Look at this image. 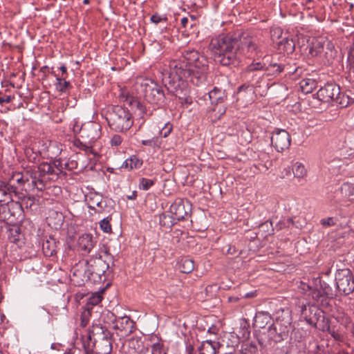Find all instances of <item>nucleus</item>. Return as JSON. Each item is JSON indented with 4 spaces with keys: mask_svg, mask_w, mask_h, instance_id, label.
<instances>
[{
    "mask_svg": "<svg viewBox=\"0 0 354 354\" xmlns=\"http://www.w3.org/2000/svg\"><path fill=\"white\" fill-rule=\"evenodd\" d=\"M265 39L248 36L239 40L230 35H219L212 38L209 50L214 60L223 66H237L242 56H261L268 50Z\"/></svg>",
    "mask_w": 354,
    "mask_h": 354,
    "instance_id": "obj_1",
    "label": "nucleus"
},
{
    "mask_svg": "<svg viewBox=\"0 0 354 354\" xmlns=\"http://www.w3.org/2000/svg\"><path fill=\"white\" fill-rule=\"evenodd\" d=\"M182 55L178 59L169 62V68L174 70L181 76L192 75L191 82L198 86L206 79L208 70L207 59L194 49L185 50Z\"/></svg>",
    "mask_w": 354,
    "mask_h": 354,
    "instance_id": "obj_2",
    "label": "nucleus"
},
{
    "mask_svg": "<svg viewBox=\"0 0 354 354\" xmlns=\"http://www.w3.org/2000/svg\"><path fill=\"white\" fill-rule=\"evenodd\" d=\"M278 314L275 321H273L272 324L268 326L266 333L263 332L258 339L261 345L264 344L266 338L268 342H281L287 339L292 332L294 326L292 324L290 313L288 310H282L280 314Z\"/></svg>",
    "mask_w": 354,
    "mask_h": 354,
    "instance_id": "obj_3",
    "label": "nucleus"
},
{
    "mask_svg": "<svg viewBox=\"0 0 354 354\" xmlns=\"http://www.w3.org/2000/svg\"><path fill=\"white\" fill-rule=\"evenodd\" d=\"M100 250V252L104 254L106 259H102V255L100 253H96L85 261L88 269L87 272L90 277V281L95 283L105 281L112 272L107 260L113 261V256L104 245H102Z\"/></svg>",
    "mask_w": 354,
    "mask_h": 354,
    "instance_id": "obj_4",
    "label": "nucleus"
},
{
    "mask_svg": "<svg viewBox=\"0 0 354 354\" xmlns=\"http://www.w3.org/2000/svg\"><path fill=\"white\" fill-rule=\"evenodd\" d=\"M162 75V82L167 91L179 99L185 98L187 93V82H191L192 75L181 76L171 68L169 72L163 73Z\"/></svg>",
    "mask_w": 354,
    "mask_h": 354,
    "instance_id": "obj_5",
    "label": "nucleus"
},
{
    "mask_svg": "<svg viewBox=\"0 0 354 354\" xmlns=\"http://www.w3.org/2000/svg\"><path fill=\"white\" fill-rule=\"evenodd\" d=\"M107 120L110 127L115 131L129 130L133 124L132 114L127 108L114 106L109 113Z\"/></svg>",
    "mask_w": 354,
    "mask_h": 354,
    "instance_id": "obj_6",
    "label": "nucleus"
},
{
    "mask_svg": "<svg viewBox=\"0 0 354 354\" xmlns=\"http://www.w3.org/2000/svg\"><path fill=\"white\" fill-rule=\"evenodd\" d=\"M313 289L309 293L313 301L321 307L328 309L330 307V300L335 295L333 288L320 277L313 279Z\"/></svg>",
    "mask_w": 354,
    "mask_h": 354,
    "instance_id": "obj_7",
    "label": "nucleus"
},
{
    "mask_svg": "<svg viewBox=\"0 0 354 354\" xmlns=\"http://www.w3.org/2000/svg\"><path fill=\"white\" fill-rule=\"evenodd\" d=\"M140 87L144 93L145 100L150 103L157 106L158 108L166 104V97L161 86L156 82L146 79L140 83Z\"/></svg>",
    "mask_w": 354,
    "mask_h": 354,
    "instance_id": "obj_8",
    "label": "nucleus"
},
{
    "mask_svg": "<svg viewBox=\"0 0 354 354\" xmlns=\"http://www.w3.org/2000/svg\"><path fill=\"white\" fill-rule=\"evenodd\" d=\"M301 316L307 324L319 329L323 322L327 319L324 315V312L315 304H303L301 306Z\"/></svg>",
    "mask_w": 354,
    "mask_h": 354,
    "instance_id": "obj_9",
    "label": "nucleus"
},
{
    "mask_svg": "<svg viewBox=\"0 0 354 354\" xmlns=\"http://www.w3.org/2000/svg\"><path fill=\"white\" fill-rule=\"evenodd\" d=\"M337 288L343 295L347 296L354 291V277L348 269L338 270L335 274Z\"/></svg>",
    "mask_w": 354,
    "mask_h": 354,
    "instance_id": "obj_10",
    "label": "nucleus"
},
{
    "mask_svg": "<svg viewBox=\"0 0 354 354\" xmlns=\"http://www.w3.org/2000/svg\"><path fill=\"white\" fill-rule=\"evenodd\" d=\"M161 206L162 208L169 206V212L178 221L185 219L192 209L189 201H165Z\"/></svg>",
    "mask_w": 354,
    "mask_h": 354,
    "instance_id": "obj_11",
    "label": "nucleus"
},
{
    "mask_svg": "<svg viewBox=\"0 0 354 354\" xmlns=\"http://www.w3.org/2000/svg\"><path fill=\"white\" fill-rule=\"evenodd\" d=\"M39 180L38 189L41 190L46 183L55 181L58 178V171L55 169L51 163L42 162L37 168Z\"/></svg>",
    "mask_w": 354,
    "mask_h": 354,
    "instance_id": "obj_12",
    "label": "nucleus"
},
{
    "mask_svg": "<svg viewBox=\"0 0 354 354\" xmlns=\"http://www.w3.org/2000/svg\"><path fill=\"white\" fill-rule=\"evenodd\" d=\"M340 87L334 82H328L317 92V99L323 102H335L340 97Z\"/></svg>",
    "mask_w": 354,
    "mask_h": 354,
    "instance_id": "obj_13",
    "label": "nucleus"
},
{
    "mask_svg": "<svg viewBox=\"0 0 354 354\" xmlns=\"http://www.w3.org/2000/svg\"><path fill=\"white\" fill-rule=\"evenodd\" d=\"M85 261H79L71 270V281L77 286H81L86 281H90V277Z\"/></svg>",
    "mask_w": 354,
    "mask_h": 354,
    "instance_id": "obj_14",
    "label": "nucleus"
},
{
    "mask_svg": "<svg viewBox=\"0 0 354 354\" xmlns=\"http://www.w3.org/2000/svg\"><path fill=\"white\" fill-rule=\"evenodd\" d=\"M135 322L128 316L118 317L113 328L120 337L130 335L135 330Z\"/></svg>",
    "mask_w": 354,
    "mask_h": 354,
    "instance_id": "obj_15",
    "label": "nucleus"
},
{
    "mask_svg": "<svg viewBox=\"0 0 354 354\" xmlns=\"http://www.w3.org/2000/svg\"><path fill=\"white\" fill-rule=\"evenodd\" d=\"M290 134L284 129L275 130L271 137L272 145L278 152L288 149L290 145Z\"/></svg>",
    "mask_w": 354,
    "mask_h": 354,
    "instance_id": "obj_16",
    "label": "nucleus"
},
{
    "mask_svg": "<svg viewBox=\"0 0 354 354\" xmlns=\"http://www.w3.org/2000/svg\"><path fill=\"white\" fill-rule=\"evenodd\" d=\"M327 44L328 49L331 50V47L329 46V42L323 37L314 38L308 46V54L312 57L319 56L324 50L325 45Z\"/></svg>",
    "mask_w": 354,
    "mask_h": 354,
    "instance_id": "obj_17",
    "label": "nucleus"
},
{
    "mask_svg": "<svg viewBox=\"0 0 354 354\" xmlns=\"http://www.w3.org/2000/svg\"><path fill=\"white\" fill-rule=\"evenodd\" d=\"M113 334L101 324H93L88 331V338L92 337L95 341L106 337H112Z\"/></svg>",
    "mask_w": 354,
    "mask_h": 354,
    "instance_id": "obj_18",
    "label": "nucleus"
},
{
    "mask_svg": "<svg viewBox=\"0 0 354 354\" xmlns=\"http://www.w3.org/2000/svg\"><path fill=\"white\" fill-rule=\"evenodd\" d=\"M96 244L93 235L90 234H84L78 239V246L83 254H89Z\"/></svg>",
    "mask_w": 354,
    "mask_h": 354,
    "instance_id": "obj_19",
    "label": "nucleus"
},
{
    "mask_svg": "<svg viewBox=\"0 0 354 354\" xmlns=\"http://www.w3.org/2000/svg\"><path fill=\"white\" fill-rule=\"evenodd\" d=\"M272 322V318L269 313L259 311L254 316L253 324L257 328L265 329L268 325H271Z\"/></svg>",
    "mask_w": 354,
    "mask_h": 354,
    "instance_id": "obj_20",
    "label": "nucleus"
},
{
    "mask_svg": "<svg viewBox=\"0 0 354 354\" xmlns=\"http://www.w3.org/2000/svg\"><path fill=\"white\" fill-rule=\"evenodd\" d=\"M59 245V242L51 236L44 240L42 242V250L44 255L49 257L56 255Z\"/></svg>",
    "mask_w": 354,
    "mask_h": 354,
    "instance_id": "obj_21",
    "label": "nucleus"
},
{
    "mask_svg": "<svg viewBox=\"0 0 354 354\" xmlns=\"http://www.w3.org/2000/svg\"><path fill=\"white\" fill-rule=\"evenodd\" d=\"M93 354H111L112 351V337L97 340Z\"/></svg>",
    "mask_w": 354,
    "mask_h": 354,
    "instance_id": "obj_22",
    "label": "nucleus"
},
{
    "mask_svg": "<svg viewBox=\"0 0 354 354\" xmlns=\"http://www.w3.org/2000/svg\"><path fill=\"white\" fill-rule=\"evenodd\" d=\"M8 239L19 248L24 244V235L21 232L20 227L17 225H14L8 230Z\"/></svg>",
    "mask_w": 354,
    "mask_h": 354,
    "instance_id": "obj_23",
    "label": "nucleus"
},
{
    "mask_svg": "<svg viewBox=\"0 0 354 354\" xmlns=\"http://www.w3.org/2000/svg\"><path fill=\"white\" fill-rule=\"evenodd\" d=\"M277 44L279 50L287 54L293 53L295 48L293 39L288 37H282L281 39L277 42Z\"/></svg>",
    "mask_w": 354,
    "mask_h": 354,
    "instance_id": "obj_24",
    "label": "nucleus"
},
{
    "mask_svg": "<svg viewBox=\"0 0 354 354\" xmlns=\"http://www.w3.org/2000/svg\"><path fill=\"white\" fill-rule=\"evenodd\" d=\"M47 221L49 225H53L55 228L60 227L64 221L63 214L57 211H50L47 217Z\"/></svg>",
    "mask_w": 354,
    "mask_h": 354,
    "instance_id": "obj_25",
    "label": "nucleus"
},
{
    "mask_svg": "<svg viewBox=\"0 0 354 354\" xmlns=\"http://www.w3.org/2000/svg\"><path fill=\"white\" fill-rule=\"evenodd\" d=\"M218 342L206 340L202 342L199 347V354H216V346Z\"/></svg>",
    "mask_w": 354,
    "mask_h": 354,
    "instance_id": "obj_26",
    "label": "nucleus"
},
{
    "mask_svg": "<svg viewBox=\"0 0 354 354\" xmlns=\"http://www.w3.org/2000/svg\"><path fill=\"white\" fill-rule=\"evenodd\" d=\"M299 84L301 92L305 94L312 93L317 87L316 80L312 78L303 79L299 82Z\"/></svg>",
    "mask_w": 354,
    "mask_h": 354,
    "instance_id": "obj_27",
    "label": "nucleus"
},
{
    "mask_svg": "<svg viewBox=\"0 0 354 354\" xmlns=\"http://www.w3.org/2000/svg\"><path fill=\"white\" fill-rule=\"evenodd\" d=\"M142 160H140L136 156H131L123 162L121 167L127 169L128 170H132L134 169L140 168L142 166Z\"/></svg>",
    "mask_w": 354,
    "mask_h": 354,
    "instance_id": "obj_28",
    "label": "nucleus"
},
{
    "mask_svg": "<svg viewBox=\"0 0 354 354\" xmlns=\"http://www.w3.org/2000/svg\"><path fill=\"white\" fill-rule=\"evenodd\" d=\"M208 95L209 100L212 104H217L223 102L225 97L224 91L216 87L210 91Z\"/></svg>",
    "mask_w": 354,
    "mask_h": 354,
    "instance_id": "obj_29",
    "label": "nucleus"
},
{
    "mask_svg": "<svg viewBox=\"0 0 354 354\" xmlns=\"http://www.w3.org/2000/svg\"><path fill=\"white\" fill-rule=\"evenodd\" d=\"M318 330L323 332H328L335 340L339 342L343 340V335L330 326L329 320L328 319L322 323L321 328Z\"/></svg>",
    "mask_w": 354,
    "mask_h": 354,
    "instance_id": "obj_30",
    "label": "nucleus"
},
{
    "mask_svg": "<svg viewBox=\"0 0 354 354\" xmlns=\"http://www.w3.org/2000/svg\"><path fill=\"white\" fill-rule=\"evenodd\" d=\"M176 220L172 215L162 214L159 216V224L164 230L167 231L175 224Z\"/></svg>",
    "mask_w": 354,
    "mask_h": 354,
    "instance_id": "obj_31",
    "label": "nucleus"
},
{
    "mask_svg": "<svg viewBox=\"0 0 354 354\" xmlns=\"http://www.w3.org/2000/svg\"><path fill=\"white\" fill-rule=\"evenodd\" d=\"M24 178L28 183L31 181V184L32 187H36L38 189V186H40L39 184L37 170H26L21 172Z\"/></svg>",
    "mask_w": 354,
    "mask_h": 354,
    "instance_id": "obj_32",
    "label": "nucleus"
},
{
    "mask_svg": "<svg viewBox=\"0 0 354 354\" xmlns=\"http://www.w3.org/2000/svg\"><path fill=\"white\" fill-rule=\"evenodd\" d=\"M55 86L57 91L62 93H66L72 88L70 82L66 81L65 77H56Z\"/></svg>",
    "mask_w": 354,
    "mask_h": 354,
    "instance_id": "obj_33",
    "label": "nucleus"
},
{
    "mask_svg": "<svg viewBox=\"0 0 354 354\" xmlns=\"http://www.w3.org/2000/svg\"><path fill=\"white\" fill-rule=\"evenodd\" d=\"M96 129L97 127L94 124H91L88 127H83L80 129L81 136L82 138H87L90 142H94L97 138Z\"/></svg>",
    "mask_w": 354,
    "mask_h": 354,
    "instance_id": "obj_34",
    "label": "nucleus"
},
{
    "mask_svg": "<svg viewBox=\"0 0 354 354\" xmlns=\"http://www.w3.org/2000/svg\"><path fill=\"white\" fill-rule=\"evenodd\" d=\"M179 269L183 273H190L194 269V262L192 259L185 258L179 262Z\"/></svg>",
    "mask_w": 354,
    "mask_h": 354,
    "instance_id": "obj_35",
    "label": "nucleus"
},
{
    "mask_svg": "<svg viewBox=\"0 0 354 354\" xmlns=\"http://www.w3.org/2000/svg\"><path fill=\"white\" fill-rule=\"evenodd\" d=\"M96 342L92 337L88 338V334L86 337H83L82 345L86 354H93L95 351Z\"/></svg>",
    "mask_w": 354,
    "mask_h": 354,
    "instance_id": "obj_36",
    "label": "nucleus"
},
{
    "mask_svg": "<svg viewBox=\"0 0 354 354\" xmlns=\"http://www.w3.org/2000/svg\"><path fill=\"white\" fill-rule=\"evenodd\" d=\"M96 205L99 208V212H106V213L111 212L115 206V201H99Z\"/></svg>",
    "mask_w": 354,
    "mask_h": 354,
    "instance_id": "obj_37",
    "label": "nucleus"
},
{
    "mask_svg": "<svg viewBox=\"0 0 354 354\" xmlns=\"http://www.w3.org/2000/svg\"><path fill=\"white\" fill-rule=\"evenodd\" d=\"M332 317L340 324L346 326L351 322L350 317L342 310H337L332 314Z\"/></svg>",
    "mask_w": 354,
    "mask_h": 354,
    "instance_id": "obj_38",
    "label": "nucleus"
},
{
    "mask_svg": "<svg viewBox=\"0 0 354 354\" xmlns=\"http://www.w3.org/2000/svg\"><path fill=\"white\" fill-rule=\"evenodd\" d=\"M292 172L294 176L297 178H303L307 174V171L305 166L299 162H295L292 165Z\"/></svg>",
    "mask_w": 354,
    "mask_h": 354,
    "instance_id": "obj_39",
    "label": "nucleus"
},
{
    "mask_svg": "<svg viewBox=\"0 0 354 354\" xmlns=\"http://www.w3.org/2000/svg\"><path fill=\"white\" fill-rule=\"evenodd\" d=\"M350 94H340V97L337 101V104H339L341 107H346L348 105L354 103V94L351 91Z\"/></svg>",
    "mask_w": 354,
    "mask_h": 354,
    "instance_id": "obj_40",
    "label": "nucleus"
},
{
    "mask_svg": "<svg viewBox=\"0 0 354 354\" xmlns=\"http://www.w3.org/2000/svg\"><path fill=\"white\" fill-rule=\"evenodd\" d=\"M241 352L242 354H259L257 346L252 342L242 344Z\"/></svg>",
    "mask_w": 354,
    "mask_h": 354,
    "instance_id": "obj_41",
    "label": "nucleus"
},
{
    "mask_svg": "<svg viewBox=\"0 0 354 354\" xmlns=\"http://www.w3.org/2000/svg\"><path fill=\"white\" fill-rule=\"evenodd\" d=\"M264 69L266 70V64L265 63L253 62L246 67L245 74L246 76H249L252 72Z\"/></svg>",
    "mask_w": 354,
    "mask_h": 354,
    "instance_id": "obj_42",
    "label": "nucleus"
},
{
    "mask_svg": "<svg viewBox=\"0 0 354 354\" xmlns=\"http://www.w3.org/2000/svg\"><path fill=\"white\" fill-rule=\"evenodd\" d=\"M284 69V66L276 62H271L266 66V71L268 75H277L281 73Z\"/></svg>",
    "mask_w": 354,
    "mask_h": 354,
    "instance_id": "obj_43",
    "label": "nucleus"
},
{
    "mask_svg": "<svg viewBox=\"0 0 354 354\" xmlns=\"http://www.w3.org/2000/svg\"><path fill=\"white\" fill-rule=\"evenodd\" d=\"M340 192L343 197H350L354 194V185L345 183L341 186Z\"/></svg>",
    "mask_w": 354,
    "mask_h": 354,
    "instance_id": "obj_44",
    "label": "nucleus"
},
{
    "mask_svg": "<svg viewBox=\"0 0 354 354\" xmlns=\"http://www.w3.org/2000/svg\"><path fill=\"white\" fill-rule=\"evenodd\" d=\"M8 196L10 198L17 196V192L15 188L10 185L3 189H0V197H6Z\"/></svg>",
    "mask_w": 354,
    "mask_h": 354,
    "instance_id": "obj_45",
    "label": "nucleus"
},
{
    "mask_svg": "<svg viewBox=\"0 0 354 354\" xmlns=\"http://www.w3.org/2000/svg\"><path fill=\"white\" fill-rule=\"evenodd\" d=\"M102 297L100 293L96 292V293L93 294L88 299V301L86 304L87 309L89 310V306H94L99 304L102 301Z\"/></svg>",
    "mask_w": 354,
    "mask_h": 354,
    "instance_id": "obj_46",
    "label": "nucleus"
},
{
    "mask_svg": "<svg viewBox=\"0 0 354 354\" xmlns=\"http://www.w3.org/2000/svg\"><path fill=\"white\" fill-rule=\"evenodd\" d=\"M10 181V183L16 182L19 185H24L26 183V181L25 180V179L23 177V175L21 174V172H16V173H15L12 176Z\"/></svg>",
    "mask_w": 354,
    "mask_h": 354,
    "instance_id": "obj_47",
    "label": "nucleus"
},
{
    "mask_svg": "<svg viewBox=\"0 0 354 354\" xmlns=\"http://www.w3.org/2000/svg\"><path fill=\"white\" fill-rule=\"evenodd\" d=\"M270 33H271V39L274 42L277 43L278 41H277V39H279L281 37L283 31H282L281 28H280L279 27H275V28H273L271 29Z\"/></svg>",
    "mask_w": 354,
    "mask_h": 354,
    "instance_id": "obj_48",
    "label": "nucleus"
},
{
    "mask_svg": "<svg viewBox=\"0 0 354 354\" xmlns=\"http://www.w3.org/2000/svg\"><path fill=\"white\" fill-rule=\"evenodd\" d=\"M153 181L151 179L142 178L140 180L139 187L143 190H148L153 185Z\"/></svg>",
    "mask_w": 354,
    "mask_h": 354,
    "instance_id": "obj_49",
    "label": "nucleus"
},
{
    "mask_svg": "<svg viewBox=\"0 0 354 354\" xmlns=\"http://www.w3.org/2000/svg\"><path fill=\"white\" fill-rule=\"evenodd\" d=\"M102 317L104 322L112 323L113 325L118 317H116L115 314L111 311H108L106 314H104Z\"/></svg>",
    "mask_w": 354,
    "mask_h": 354,
    "instance_id": "obj_50",
    "label": "nucleus"
},
{
    "mask_svg": "<svg viewBox=\"0 0 354 354\" xmlns=\"http://www.w3.org/2000/svg\"><path fill=\"white\" fill-rule=\"evenodd\" d=\"M163 345L159 342L155 343L152 345L151 352L149 354H167L165 351L162 350Z\"/></svg>",
    "mask_w": 354,
    "mask_h": 354,
    "instance_id": "obj_51",
    "label": "nucleus"
},
{
    "mask_svg": "<svg viewBox=\"0 0 354 354\" xmlns=\"http://www.w3.org/2000/svg\"><path fill=\"white\" fill-rule=\"evenodd\" d=\"M101 230L106 233L111 232V225L107 218L102 219L100 223Z\"/></svg>",
    "mask_w": 354,
    "mask_h": 354,
    "instance_id": "obj_52",
    "label": "nucleus"
},
{
    "mask_svg": "<svg viewBox=\"0 0 354 354\" xmlns=\"http://www.w3.org/2000/svg\"><path fill=\"white\" fill-rule=\"evenodd\" d=\"M259 227L263 229L264 231H266L268 234H272L274 232L272 222L271 221H266L263 223L261 224Z\"/></svg>",
    "mask_w": 354,
    "mask_h": 354,
    "instance_id": "obj_53",
    "label": "nucleus"
},
{
    "mask_svg": "<svg viewBox=\"0 0 354 354\" xmlns=\"http://www.w3.org/2000/svg\"><path fill=\"white\" fill-rule=\"evenodd\" d=\"M320 223L324 227L334 226L336 224V219L334 217H328L327 218H323L320 221Z\"/></svg>",
    "mask_w": 354,
    "mask_h": 354,
    "instance_id": "obj_54",
    "label": "nucleus"
},
{
    "mask_svg": "<svg viewBox=\"0 0 354 354\" xmlns=\"http://www.w3.org/2000/svg\"><path fill=\"white\" fill-rule=\"evenodd\" d=\"M142 145L145 146H151V147H158V138L156 137H153L151 139L148 140H142Z\"/></svg>",
    "mask_w": 354,
    "mask_h": 354,
    "instance_id": "obj_55",
    "label": "nucleus"
},
{
    "mask_svg": "<svg viewBox=\"0 0 354 354\" xmlns=\"http://www.w3.org/2000/svg\"><path fill=\"white\" fill-rule=\"evenodd\" d=\"M74 145L75 147H77L80 148V149L85 151H88L91 149V145H88L85 143H83L80 140H75Z\"/></svg>",
    "mask_w": 354,
    "mask_h": 354,
    "instance_id": "obj_56",
    "label": "nucleus"
},
{
    "mask_svg": "<svg viewBox=\"0 0 354 354\" xmlns=\"http://www.w3.org/2000/svg\"><path fill=\"white\" fill-rule=\"evenodd\" d=\"M172 131V125L170 124L169 123H167L165 125V127L162 129V130L160 131V134L164 137V138H166L167 137L170 133Z\"/></svg>",
    "mask_w": 354,
    "mask_h": 354,
    "instance_id": "obj_57",
    "label": "nucleus"
},
{
    "mask_svg": "<svg viewBox=\"0 0 354 354\" xmlns=\"http://www.w3.org/2000/svg\"><path fill=\"white\" fill-rule=\"evenodd\" d=\"M151 21L155 24H158L162 21H166L167 18L165 17H162L158 14H154L151 17Z\"/></svg>",
    "mask_w": 354,
    "mask_h": 354,
    "instance_id": "obj_58",
    "label": "nucleus"
},
{
    "mask_svg": "<svg viewBox=\"0 0 354 354\" xmlns=\"http://www.w3.org/2000/svg\"><path fill=\"white\" fill-rule=\"evenodd\" d=\"M299 288L304 294H308V295L313 289L309 284L304 282H301Z\"/></svg>",
    "mask_w": 354,
    "mask_h": 354,
    "instance_id": "obj_59",
    "label": "nucleus"
},
{
    "mask_svg": "<svg viewBox=\"0 0 354 354\" xmlns=\"http://www.w3.org/2000/svg\"><path fill=\"white\" fill-rule=\"evenodd\" d=\"M52 165L55 169L58 171V175L62 173V169H64V166L61 160H55Z\"/></svg>",
    "mask_w": 354,
    "mask_h": 354,
    "instance_id": "obj_60",
    "label": "nucleus"
},
{
    "mask_svg": "<svg viewBox=\"0 0 354 354\" xmlns=\"http://www.w3.org/2000/svg\"><path fill=\"white\" fill-rule=\"evenodd\" d=\"M90 315V312L88 310L86 312L84 311L81 315V325L82 326H86L88 323V317Z\"/></svg>",
    "mask_w": 354,
    "mask_h": 354,
    "instance_id": "obj_61",
    "label": "nucleus"
},
{
    "mask_svg": "<svg viewBox=\"0 0 354 354\" xmlns=\"http://www.w3.org/2000/svg\"><path fill=\"white\" fill-rule=\"evenodd\" d=\"M122 138L119 135H114L111 139V144L112 146H118L122 143Z\"/></svg>",
    "mask_w": 354,
    "mask_h": 354,
    "instance_id": "obj_62",
    "label": "nucleus"
},
{
    "mask_svg": "<svg viewBox=\"0 0 354 354\" xmlns=\"http://www.w3.org/2000/svg\"><path fill=\"white\" fill-rule=\"evenodd\" d=\"M14 98V96L7 95L5 97H0V104H3V103H9Z\"/></svg>",
    "mask_w": 354,
    "mask_h": 354,
    "instance_id": "obj_63",
    "label": "nucleus"
},
{
    "mask_svg": "<svg viewBox=\"0 0 354 354\" xmlns=\"http://www.w3.org/2000/svg\"><path fill=\"white\" fill-rule=\"evenodd\" d=\"M77 163L73 161H71V162H66L64 163V169H66L68 170H72L73 168L75 167Z\"/></svg>",
    "mask_w": 354,
    "mask_h": 354,
    "instance_id": "obj_64",
    "label": "nucleus"
}]
</instances>
